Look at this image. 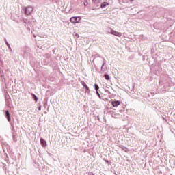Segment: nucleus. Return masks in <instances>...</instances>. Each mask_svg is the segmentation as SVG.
I'll use <instances>...</instances> for the list:
<instances>
[{"instance_id": "obj_13", "label": "nucleus", "mask_w": 175, "mask_h": 175, "mask_svg": "<svg viewBox=\"0 0 175 175\" xmlns=\"http://www.w3.org/2000/svg\"><path fill=\"white\" fill-rule=\"evenodd\" d=\"M87 5H88V1H85L84 2V6H87Z\"/></svg>"}, {"instance_id": "obj_9", "label": "nucleus", "mask_w": 175, "mask_h": 175, "mask_svg": "<svg viewBox=\"0 0 175 175\" xmlns=\"http://www.w3.org/2000/svg\"><path fill=\"white\" fill-rule=\"evenodd\" d=\"M32 96H33V98L34 99V100L36 102H38V97L36 96V95L33 94H31Z\"/></svg>"}, {"instance_id": "obj_3", "label": "nucleus", "mask_w": 175, "mask_h": 175, "mask_svg": "<svg viewBox=\"0 0 175 175\" xmlns=\"http://www.w3.org/2000/svg\"><path fill=\"white\" fill-rule=\"evenodd\" d=\"M111 33L112 35H115V36H118L119 38H121V36H122V34L118 31H116L114 30H111Z\"/></svg>"}, {"instance_id": "obj_11", "label": "nucleus", "mask_w": 175, "mask_h": 175, "mask_svg": "<svg viewBox=\"0 0 175 175\" xmlns=\"http://www.w3.org/2000/svg\"><path fill=\"white\" fill-rule=\"evenodd\" d=\"M94 87H95V90H96V91H98V90H99V86H98V85L95 84V85H94Z\"/></svg>"}, {"instance_id": "obj_6", "label": "nucleus", "mask_w": 175, "mask_h": 175, "mask_svg": "<svg viewBox=\"0 0 175 175\" xmlns=\"http://www.w3.org/2000/svg\"><path fill=\"white\" fill-rule=\"evenodd\" d=\"M5 117H7L8 121H10V113L9 111H5Z\"/></svg>"}, {"instance_id": "obj_4", "label": "nucleus", "mask_w": 175, "mask_h": 175, "mask_svg": "<svg viewBox=\"0 0 175 175\" xmlns=\"http://www.w3.org/2000/svg\"><path fill=\"white\" fill-rule=\"evenodd\" d=\"M120 101L119 100H116V101H112L111 102V105L113 107H117V106H120Z\"/></svg>"}, {"instance_id": "obj_10", "label": "nucleus", "mask_w": 175, "mask_h": 175, "mask_svg": "<svg viewBox=\"0 0 175 175\" xmlns=\"http://www.w3.org/2000/svg\"><path fill=\"white\" fill-rule=\"evenodd\" d=\"M105 79L106 80H110V76L109 75H105Z\"/></svg>"}, {"instance_id": "obj_7", "label": "nucleus", "mask_w": 175, "mask_h": 175, "mask_svg": "<svg viewBox=\"0 0 175 175\" xmlns=\"http://www.w3.org/2000/svg\"><path fill=\"white\" fill-rule=\"evenodd\" d=\"M40 143H41V144H42V146L43 147H46V140H44V139H40Z\"/></svg>"}, {"instance_id": "obj_12", "label": "nucleus", "mask_w": 175, "mask_h": 175, "mask_svg": "<svg viewBox=\"0 0 175 175\" xmlns=\"http://www.w3.org/2000/svg\"><path fill=\"white\" fill-rule=\"evenodd\" d=\"M85 90H87V91H88L90 90V88H88V86L87 85H85Z\"/></svg>"}, {"instance_id": "obj_2", "label": "nucleus", "mask_w": 175, "mask_h": 175, "mask_svg": "<svg viewBox=\"0 0 175 175\" xmlns=\"http://www.w3.org/2000/svg\"><path fill=\"white\" fill-rule=\"evenodd\" d=\"M32 12H33V8L31 6L25 8V14L27 16L31 15Z\"/></svg>"}, {"instance_id": "obj_1", "label": "nucleus", "mask_w": 175, "mask_h": 175, "mask_svg": "<svg viewBox=\"0 0 175 175\" xmlns=\"http://www.w3.org/2000/svg\"><path fill=\"white\" fill-rule=\"evenodd\" d=\"M72 24H79L81 21V16H72L70 18Z\"/></svg>"}, {"instance_id": "obj_8", "label": "nucleus", "mask_w": 175, "mask_h": 175, "mask_svg": "<svg viewBox=\"0 0 175 175\" xmlns=\"http://www.w3.org/2000/svg\"><path fill=\"white\" fill-rule=\"evenodd\" d=\"M99 0H92L93 5H98L99 3Z\"/></svg>"}, {"instance_id": "obj_14", "label": "nucleus", "mask_w": 175, "mask_h": 175, "mask_svg": "<svg viewBox=\"0 0 175 175\" xmlns=\"http://www.w3.org/2000/svg\"><path fill=\"white\" fill-rule=\"evenodd\" d=\"M96 94L97 95H99V92H98V90H96Z\"/></svg>"}, {"instance_id": "obj_5", "label": "nucleus", "mask_w": 175, "mask_h": 175, "mask_svg": "<svg viewBox=\"0 0 175 175\" xmlns=\"http://www.w3.org/2000/svg\"><path fill=\"white\" fill-rule=\"evenodd\" d=\"M106 6H109V3L107 2H103L100 5L101 9H103V8H106Z\"/></svg>"}]
</instances>
